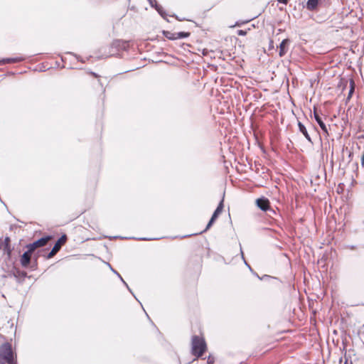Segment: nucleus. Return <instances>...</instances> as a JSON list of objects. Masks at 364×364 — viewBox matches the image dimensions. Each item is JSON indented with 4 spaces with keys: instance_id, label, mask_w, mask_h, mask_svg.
I'll use <instances>...</instances> for the list:
<instances>
[{
    "instance_id": "2",
    "label": "nucleus",
    "mask_w": 364,
    "mask_h": 364,
    "mask_svg": "<svg viewBox=\"0 0 364 364\" xmlns=\"http://www.w3.org/2000/svg\"><path fill=\"white\" fill-rule=\"evenodd\" d=\"M206 343L203 338L198 336H193L191 340L192 354L197 358L202 356L206 350Z\"/></svg>"
},
{
    "instance_id": "27",
    "label": "nucleus",
    "mask_w": 364,
    "mask_h": 364,
    "mask_svg": "<svg viewBox=\"0 0 364 364\" xmlns=\"http://www.w3.org/2000/svg\"><path fill=\"white\" fill-rule=\"evenodd\" d=\"M108 265L109 266L110 269H112V271L114 274H116L117 276H118V274H119L117 271H115L114 269H113L112 268V267L110 266V264H108Z\"/></svg>"
},
{
    "instance_id": "25",
    "label": "nucleus",
    "mask_w": 364,
    "mask_h": 364,
    "mask_svg": "<svg viewBox=\"0 0 364 364\" xmlns=\"http://www.w3.org/2000/svg\"><path fill=\"white\" fill-rule=\"evenodd\" d=\"M138 240H151L152 239L151 238H147V237H140Z\"/></svg>"
},
{
    "instance_id": "15",
    "label": "nucleus",
    "mask_w": 364,
    "mask_h": 364,
    "mask_svg": "<svg viewBox=\"0 0 364 364\" xmlns=\"http://www.w3.org/2000/svg\"><path fill=\"white\" fill-rule=\"evenodd\" d=\"M151 7L154 8L163 18H165L166 12L164 10L163 7L161 5L158 4L157 2Z\"/></svg>"
},
{
    "instance_id": "28",
    "label": "nucleus",
    "mask_w": 364,
    "mask_h": 364,
    "mask_svg": "<svg viewBox=\"0 0 364 364\" xmlns=\"http://www.w3.org/2000/svg\"><path fill=\"white\" fill-rule=\"evenodd\" d=\"M353 92V87H352L349 91L348 97L352 95Z\"/></svg>"
},
{
    "instance_id": "17",
    "label": "nucleus",
    "mask_w": 364,
    "mask_h": 364,
    "mask_svg": "<svg viewBox=\"0 0 364 364\" xmlns=\"http://www.w3.org/2000/svg\"><path fill=\"white\" fill-rule=\"evenodd\" d=\"M164 36L169 40H176V33H171L170 31H164Z\"/></svg>"
},
{
    "instance_id": "5",
    "label": "nucleus",
    "mask_w": 364,
    "mask_h": 364,
    "mask_svg": "<svg viewBox=\"0 0 364 364\" xmlns=\"http://www.w3.org/2000/svg\"><path fill=\"white\" fill-rule=\"evenodd\" d=\"M257 206L262 211H270L273 213H276L275 211L270 208L269 207V200L264 198L262 197L256 200Z\"/></svg>"
},
{
    "instance_id": "8",
    "label": "nucleus",
    "mask_w": 364,
    "mask_h": 364,
    "mask_svg": "<svg viewBox=\"0 0 364 364\" xmlns=\"http://www.w3.org/2000/svg\"><path fill=\"white\" fill-rule=\"evenodd\" d=\"M314 117L315 120L316 121V122L318 124V125L321 127V129H322V131L326 134L328 135L327 127L316 109H314Z\"/></svg>"
},
{
    "instance_id": "10",
    "label": "nucleus",
    "mask_w": 364,
    "mask_h": 364,
    "mask_svg": "<svg viewBox=\"0 0 364 364\" xmlns=\"http://www.w3.org/2000/svg\"><path fill=\"white\" fill-rule=\"evenodd\" d=\"M24 58L19 56L16 58H4L0 60V65H4L6 63H18L24 60Z\"/></svg>"
},
{
    "instance_id": "24",
    "label": "nucleus",
    "mask_w": 364,
    "mask_h": 364,
    "mask_svg": "<svg viewBox=\"0 0 364 364\" xmlns=\"http://www.w3.org/2000/svg\"><path fill=\"white\" fill-rule=\"evenodd\" d=\"M279 3L287 4L288 2V0H277Z\"/></svg>"
},
{
    "instance_id": "22",
    "label": "nucleus",
    "mask_w": 364,
    "mask_h": 364,
    "mask_svg": "<svg viewBox=\"0 0 364 364\" xmlns=\"http://www.w3.org/2000/svg\"><path fill=\"white\" fill-rule=\"evenodd\" d=\"M118 277L120 278L121 281L124 283V284L127 287V288L128 289V290L131 292H132V290L129 289L128 284L124 281V279H122V277H121L120 274H118Z\"/></svg>"
},
{
    "instance_id": "21",
    "label": "nucleus",
    "mask_w": 364,
    "mask_h": 364,
    "mask_svg": "<svg viewBox=\"0 0 364 364\" xmlns=\"http://www.w3.org/2000/svg\"><path fill=\"white\" fill-rule=\"evenodd\" d=\"M237 33L238 36H245L247 34V31H245V30H238L237 31Z\"/></svg>"
},
{
    "instance_id": "30",
    "label": "nucleus",
    "mask_w": 364,
    "mask_h": 364,
    "mask_svg": "<svg viewBox=\"0 0 364 364\" xmlns=\"http://www.w3.org/2000/svg\"><path fill=\"white\" fill-rule=\"evenodd\" d=\"M272 214H274V213L269 211V215L271 216Z\"/></svg>"
},
{
    "instance_id": "26",
    "label": "nucleus",
    "mask_w": 364,
    "mask_h": 364,
    "mask_svg": "<svg viewBox=\"0 0 364 364\" xmlns=\"http://www.w3.org/2000/svg\"><path fill=\"white\" fill-rule=\"evenodd\" d=\"M108 265L109 266L110 269H112V271L114 274H116L117 276H118V274H119L117 271H115L114 269H113L112 268V267L110 266V264H108Z\"/></svg>"
},
{
    "instance_id": "23",
    "label": "nucleus",
    "mask_w": 364,
    "mask_h": 364,
    "mask_svg": "<svg viewBox=\"0 0 364 364\" xmlns=\"http://www.w3.org/2000/svg\"><path fill=\"white\" fill-rule=\"evenodd\" d=\"M151 6H154L156 3V0H147Z\"/></svg>"
},
{
    "instance_id": "16",
    "label": "nucleus",
    "mask_w": 364,
    "mask_h": 364,
    "mask_svg": "<svg viewBox=\"0 0 364 364\" xmlns=\"http://www.w3.org/2000/svg\"><path fill=\"white\" fill-rule=\"evenodd\" d=\"M190 36V33L188 32H176V39H181L188 38Z\"/></svg>"
},
{
    "instance_id": "9",
    "label": "nucleus",
    "mask_w": 364,
    "mask_h": 364,
    "mask_svg": "<svg viewBox=\"0 0 364 364\" xmlns=\"http://www.w3.org/2000/svg\"><path fill=\"white\" fill-rule=\"evenodd\" d=\"M31 252L27 249V251L23 252L21 257V264L23 267H27L31 262Z\"/></svg>"
},
{
    "instance_id": "19",
    "label": "nucleus",
    "mask_w": 364,
    "mask_h": 364,
    "mask_svg": "<svg viewBox=\"0 0 364 364\" xmlns=\"http://www.w3.org/2000/svg\"><path fill=\"white\" fill-rule=\"evenodd\" d=\"M240 253H241V255H242V258L243 259V260L245 262V264L251 269L250 266L246 262V261H245V259L244 258V255H243V252H242V247H241L240 244Z\"/></svg>"
},
{
    "instance_id": "1",
    "label": "nucleus",
    "mask_w": 364,
    "mask_h": 364,
    "mask_svg": "<svg viewBox=\"0 0 364 364\" xmlns=\"http://www.w3.org/2000/svg\"><path fill=\"white\" fill-rule=\"evenodd\" d=\"M0 364H16V360L9 343L0 346Z\"/></svg>"
},
{
    "instance_id": "11",
    "label": "nucleus",
    "mask_w": 364,
    "mask_h": 364,
    "mask_svg": "<svg viewBox=\"0 0 364 364\" xmlns=\"http://www.w3.org/2000/svg\"><path fill=\"white\" fill-rule=\"evenodd\" d=\"M298 127H299V132L304 134V136L308 140V141H309L310 143L312 144L313 142H312L311 138L310 135L309 134L306 127L301 122H298Z\"/></svg>"
},
{
    "instance_id": "29",
    "label": "nucleus",
    "mask_w": 364,
    "mask_h": 364,
    "mask_svg": "<svg viewBox=\"0 0 364 364\" xmlns=\"http://www.w3.org/2000/svg\"><path fill=\"white\" fill-rule=\"evenodd\" d=\"M91 74H92L93 76L96 77H98V75H97L96 73H92H92H91Z\"/></svg>"
},
{
    "instance_id": "6",
    "label": "nucleus",
    "mask_w": 364,
    "mask_h": 364,
    "mask_svg": "<svg viewBox=\"0 0 364 364\" xmlns=\"http://www.w3.org/2000/svg\"><path fill=\"white\" fill-rule=\"evenodd\" d=\"M129 46V43L122 40H114L111 44V48L117 52L122 50H127Z\"/></svg>"
},
{
    "instance_id": "14",
    "label": "nucleus",
    "mask_w": 364,
    "mask_h": 364,
    "mask_svg": "<svg viewBox=\"0 0 364 364\" xmlns=\"http://www.w3.org/2000/svg\"><path fill=\"white\" fill-rule=\"evenodd\" d=\"M289 39H284L279 45V55L282 57L287 53L286 46L289 43Z\"/></svg>"
},
{
    "instance_id": "13",
    "label": "nucleus",
    "mask_w": 364,
    "mask_h": 364,
    "mask_svg": "<svg viewBox=\"0 0 364 364\" xmlns=\"http://www.w3.org/2000/svg\"><path fill=\"white\" fill-rule=\"evenodd\" d=\"M223 199H222L220 200V202L219 203L218 207L216 208V209L215 210L213 215H212V218L216 220L217 218L218 217V215L221 213V212L223 211Z\"/></svg>"
},
{
    "instance_id": "18",
    "label": "nucleus",
    "mask_w": 364,
    "mask_h": 364,
    "mask_svg": "<svg viewBox=\"0 0 364 364\" xmlns=\"http://www.w3.org/2000/svg\"><path fill=\"white\" fill-rule=\"evenodd\" d=\"M215 220V219L211 218L210 220H209L205 229L204 230V231H207L213 225Z\"/></svg>"
},
{
    "instance_id": "12",
    "label": "nucleus",
    "mask_w": 364,
    "mask_h": 364,
    "mask_svg": "<svg viewBox=\"0 0 364 364\" xmlns=\"http://www.w3.org/2000/svg\"><path fill=\"white\" fill-rule=\"evenodd\" d=\"M319 4V0H308L306 2V8L309 11H315Z\"/></svg>"
},
{
    "instance_id": "20",
    "label": "nucleus",
    "mask_w": 364,
    "mask_h": 364,
    "mask_svg": "<svg viewBox=\"0 0 364 364\" xmlns=\"http://www.w3.org/2000/svg\"><path fill=\"white\" fill-rule=\"evenodd\" d=\"M215 361V359L213 356L209 355L207 360L208 364H213Z\"/></svg>"
},
{
    "instance_id": "7",
    "label": "nucleus",
    "mask_w": 364,
    "mask_h": 364,
    "mask_svg": "<svg viewBox=\"0 0 364 364\" xmlns=\"http://www.w3.org/2000/svg\"><path fill=\"white\" fill-rule=\"evenodd\" d=\"M0 250L10 257L11 253L10 237H6L4 240H0Z\"/></svg>"
},
{
    "instance_id": "3",
    "label": "nucleus",
    "mask_w": 364,
    "mask_h": 364,
    "mask_svg": "<svg viewBox=\"0 0 364 364\" xmlns=\"http://www.w3.org/2000/svg\"><path fill=\"white\" fill-rule=\"evenodd\" d=\"M50 239V236L41 237L33 243L27 245L26 248L29 250V252H33L36 248L45 246Z\"/></svg>"
},
{
    "instance_id": "4",
    "label": "nucleus",
    "mask_w": 364,
    "mask_h": 364,
    "mask_svg": "<svg viewBox=\"0 0 364 364\" xmlns=\"http://www.w3.org/2000/svg\"><path fill=\"white\" fill-rule=\"evenodd\" d=\"M67 237L65 235H62L53 247L50 252L48 254L47 258H52L61 248L62 245L66 242Z\"/></svg>"
}]
</instances>
